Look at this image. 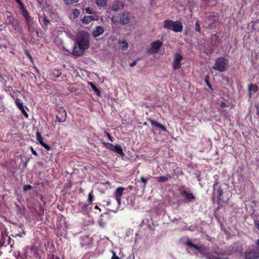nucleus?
I'll use <instances>...</instances> for the list:
<instances>
[{
	"mask_svg": "<svg viewBox=\"0 0 259 259\" xmlns=\"http://www.w3.org/2000/svg\"><path fill=\"white\" fill-rule=\"evenodd\" d=\"M219 182H215L213 185V192L212 195L214 196L215 195H217V210L221 209L225 203L223 197V190L221 186H218Z\"/></svg>",
	"mask_w": 259,
	"mask_h": 259,
	"instance_id": "obj_1",
	"label": "nucleus"
},
{
	"mask_svg": "<svg viewBox=\"0 0 259 259\" xmlns=\"http://www.w3.org/2000/svg\"><path fill=\"white\" fill-rule=\"evenodd\" d=\"M163 27L171 30L175 32H181L183 29L182 23L180 21L176 22L170 20H166L163 21Z\"/></svg>",
	"mask_w": 259,
	"mask_h": 259,
	"instance_id": "obj_2",
	"label": "nucleus"
},
{
	"mask_svg": "<svg viewBox=\"0 0 259 259\" xmlns=\"http://www.w3.org/2000/svg\"><path fill=\"white\" fill-rule=\"evenodd\" d=\"M77 44L84 50L90 47L89 35L85 31H79L77 35Z\"/></svg>",
	"mask_w": 259,
	"mask_h": 259,
	"instance_id": "obj_3",
	"label": "nucleus"
},
{
	"mask_svg": "<svg viewBox=\"0 0 259 259\" xmlns=\"http://www.w3.org/2000/svg\"><path fill=\"white\" fill-rule=\"evenodd\" d=\"M228 65V61L224 57H219L215 61V63L212 67L215 70L220 72H224L226 69Z\"/></svg>",
	"mask_w": 259,
	"mask_h": 259,
	"instance_id": "obj_4",
	"label": "nucleus"
},
{
	"mask_svg": "<svg viewBox=\"0 0 259 259\" xmlns=\"http://www.w3.org/2000/svg\"><path fill=\"white\" fill-rule=\"evenodd\" d=\"M93 239L89 235H84L80 239L81 246L85 249L90 248L92 246Z\"/></svg>",
	"mask_w": 259,
	"mask_h": 259,
	"instance_id": "obj_5",
	"label": "nucleus"
},
{
	"mask_svg": "<svg viewBox=\"0 0 259 259\" xmlns=\"http://www.w3.org/2000/svg\"><path fill=\"white\" fill-rule=\"evenodd\" d=\"M183 59V56L180 53H177L175 54L172 65L174 70L181 68L182 66L181 61Z\"/></svg>",
	"mask_w": 259,
	"mask_h": 259,
	"instance_id": "obj_6",
	"label": "nucleus"
},
{
	"mask_svg": "<svg viewBox=\"0 0 259 259\" xmlns=\"http://www.w3.org/2000/svg\"><path fill=\"white\" fill-rule=\"evenodd\" d=\"M58 114L56 115V119L60 122H63L66 120L67 112L62 107H58L57 109Z\"/></svg>",
	"mask_w": 259,
	"mask_h": 259,
	"instance_id": "obj_7",
	"label": "nucleus"
},
{
	"mask_svg": "<svg viewBox=\"0 0 259 259\" xmlns=\"http://www.w3.org/2000/svg\"><path fill=\"white\" fill-rule=\"evenodd\" d=\"M131 16L129 12H124L120 14L119 22L122 25H125L130 23Z\"/></svg>",
	"mask_w": 259,
	"mask_h": 259,
	"instance_id": "obj_8",
	"label": "nucleus"
},
{
	"mask_svg": "<svg viewBox=\"0 0 259 259\" xmlns=\"http://www.w3.org/2000/svg\"><path fill=\"white\" fill-rule=\"evenodd\" d=\"M180 195L185 198V202L187 203L193 202L196 199L195 197L192 193H189L186 190L181 191Z\"/></svg>",
	"mask_w": 259,
	"mask_h": 259,
	"instance_id": "obj_9",
	"label": "nucleus"
},
{
	"mask_svg": "<svg viewBox=\"0 0 259 259\" xmlns=\"http://www.w3.org/2000/svg\"><path fill=\"white\" fill-rule=\"evenodd\" d=\"M162 45V42L159 40L152 42L149 52L153 54L158 52Z\"/></svg>",
	"mask_w": 259,
	"mask_h": 259,
	"instance_id": "obj_10",
	"label": "nucleus"
},
{
	"mask_svg": "<svg viewBox=\"0 0 259 259\" xmlns=\"http://www.w3.org/2000/svg\"><path fill=\"white\" fill-rule=\"evenodd\" d=\"M9 25H11L13 29L16 32H19L21 30V27L20 24V22L16 18L13 19V21H12V22H10Z\"/></svg>",
	"mask_w": 259,
	"mask_h": 259,
	"instance_id": "obj_11",
	"label": "nucleus"
},
{
	"mask_svg": "<svg viewBox=\"0 0 259 259\" xmlns=\"http://www.w3.org/2000/svg\"><path fill=\"white\" fill-rule=\"evenodd\" d=\"M84 50L80 48V47L76 43L73 47L72 55L75 57L81 56L84 53Z\"/></svg>",
	"mask_w": 259,
	"mask_h": 259,
	"instance_id": "obj_12",
	"label": "nucleus"
},
{
	"mask_svg": "<svg viewBox=\"0 0 259 259\" xmlns=\"http://www.w3.org/2000/svg\"><path fill=\"white\" fill-rule=\"evenodd\" d=\"M124 6V4L123 2L116 0L113 2L111 9L113 11H117L119 10L123 9Z\"/></svg>",
	"mask_w": 259,
	"mask_h": 259,
	"instance_id": "obj_13",
	"label": "nucleus"
},
{
	"mask_svg": "<svg viewBox=\"0 0 259 259\" xmlns=\"http://www.w3.org/2000/svg\"><path fill=\"white\" fill-rule=\"evenodd\" d=\"M36 137L37 141L39 143V144L44 147L45 149H46L47 150H49L51 149L50 146L49 145L46 144L44 143L43 141V139L41 136V134L38 132H36Z\"/></svg>",
	"mask_w": 259,
	"mask_h": 259,
	"instance_id": "obj_14",
	"label": "nucleus"
},
{
	"mask_svg": "<svg viewBox=\"0 0 259 259\" xmlns=\"http://www.w3.org/2000/svg\"><path fill=\"white\" fill-rule=\"evenodd\" d=\"M124 190V188L123 187H120L117 188L115 191V198L118 204L121 203V198Z\"/></svg>",
	"mask_w": 259,
	"mask_h": 259,
	"instance_id": "obj_15",
	"label": "nucleus"
},
{
	"mask_svg": "<svg viewBox=\"0 0 259 259\" xmlns=\"http://www.w3.org/2000/svg\"><path fill=\"white\" fill-rule=\"evenodd\" d=\"M105 31L104 28L100 26H97L92 32L93 35L97 37L102 34Z\"/></svg>",
	"mask_w": 259,
	"mask_h": 259,
	"instance_id": "obj_16",
	"label": "nucleus"
},
{
	"mask_svg": "<svg viewBox=\"0 0 259 259\" xmlns=\"http://www.w3.org/2000/svg\"><path fill=\"white\" fill-rule=\"evenodd\" d=\"M22 14L23 17L25 18L27 25H29L30 22V17L29 16V13L27 10L24 8V7H22L21 8Z\"/></svg>",
	"mask_w": 259,
	"mask_h": 259,
	"instance_id": "obj_17",
	"label": "nucleus"
},
{
	"mask_svg": "<svg viewBox=\"0 0 259 259\" xmlns=\"http://www.w3.org/2000/svg\"><path fill=\"white\" fill-rule=\"evenodd\" d=\"M30 251L35 257H39L40 256L41 250L36 246L32 245L30 248Z\"/></svg>",
	"mask_w": 259,
	"mask_h": 259,
	"instance_id": "obj_18",
	"label": "nucleus"
},
{
	"mask_svg": "<svg viewBox=\"0 0 259 259\" xmlns=\"http://www.w3.org/2000/svg\"><path fill=\"white\" fill-rule=\"evenodd\" d=\"M3 240L5 246L10 245L12 248L13 247L14 241L10 236H6L3 237Z\"/></svg>",
	"mask_w": 259,
	"mask_h": 259,
	"instance_id": "obj_19",
	"label": "nucleus"
},
{
	"mask_svg": "<svg viewBox=\"0 0 259 259\" xmlns=\"http://www.w3.org/2000/svg\"><path fill=\"white\" fill-rule=\"evenodd\" d=\"M149 121H150V122L151 123V124L152 125H154L155 126H156L159 128H160L161 130H162L164 132H167L166 128L164 125L159 123L157 121H156L154 120H153V119H149Z\"/></svg>",
	"mask_w": 259,
	"mask_h": 259,
	"instance_id": "obj_20",
	"label": "nucleus"
},
{
	"mask_svg": "<svg viewBox=\"0 0 259 259\" xmlns=\"http://www.w3.org/2000/svg\"><path fill=\"white\" fill-rule=\"evenodd\" d=\"M258 257V254L253 251H248L245 255V259H257Z\"/></svg>",
	"mask_w": 259,
	"mask_h": 259,
	"instance_id": "obj_21",
	"label": "nucleus"
},
{
	"mask_svg": "<svg viewBox=\"0 0 259 259\" xmlns=\"http://www.w3.org/2000/svg\"><path fill=\"white\" fill-rule=\"evenodd\" d=\"M112 151L115 152L122 156H123L125 155L124 153L123 152L121 146L119 145H116Z\"/></svg>",
	"mask_w": 259,
	"mask_h": 259,
	"instance_id": "obj_22",
	"label": "nucleus"
},
{
	"mask_svg": "<svg viewBox=\"0 0 259 259\" xmlns=\"http://www.w3.org/2000/svg\"><path fill=\"white\" fill-rule=\"evenodd\" d=\"M258 90V86L256 84H250L248 87L249 95L251 96V93H255Z\"/></svg>",
	"mask_w": 259,
	"mask_h": 259,
	"instance_id": "obj_23",
	"label": "nucleus"
},
{
	"mask_svg": "<svg viewBox=\"0 0 259 259\" xmlns=\"http://www.w3.org/2000/svg\"><path fill=\"white\" fill-rule=\"evenodd\" d=\"M118 44L119 49L122 50V51H125L127 49L128 45L126 41H120L118 42Z\"/></svg>",
	"mask_w": 259,
	"mask_h": 259,
	"instance_id": "obj_24",
	"label": "nucleus"
},
{
	"mask_svg": "<svg viewBox=\"0 0 259 259\" xmlns=\"http://www.w3.org/2000/svg\"><path fill=\"white\" fill-rule=\"evenodd\" d=\"M94 19L93 16H85L82 19V22L84 24H89Z\"/></svg>",
	"mask_w": 259,
	"mask_h": 259,
	"instance_id": "obj_25",
	"label": "nucleus"
},
{
	"mask_svg": "<svg viewBox=\"0 0 259 259\" xmlns=\"http://www.w3.org/2000/svg\"><path fill=\"white\" fill-rule=\"evenodd\" d=\"M5 16L6 17V20L8 22V24H9L10 22L13 21V19H15V18H14L12 15V14L9 12H6L5 13Z\"/></svg>",
	"mask_w": 259,
	"mask_h": 259,
	"instance_id": "obj_26",
	"label": "nucleus"
},
{
	"mask_svg": "<svg viewBox=\"0 0 259 259\" xmlns=\"http://www.w3.org/2000/svg\"><path fill=\"white\" fill-rule=\"evenodd\" d=\"M89 84L90 85V87L92 88V89H93V90L96 92V93L97 94V95H99L100 93V92L99 91V90L97 88V87H96V85L93 82H90L89 83Z\"/></svg>",
	"mask_w": 259,
	"mask_h": 259,
	"instance_id": "obj_27",
	"label": "nucleus"
},
{
	"mask_svg": "<svg viewBox=\"0 0 259 259\" xmlns=\"http://www.w3.org/2000/svg\"><path fill=\"white\" fill-rule=\"evenodd\" d=\"M104 215H109V214H108V213L107 212V213H104V214H102L101 215L100 219L99 221V224L102 227H103L106 225V222L103 220V219L102 218Z\"/></svg>",
	"mask_w": 259,
	"mask_h": 259,
	"instance_id": "obj_28",
	"label": "nucleus"
},
{
	"mask_svg": "<svg viewBox=\"0 0 259 259\" xmlns=\"http://www.w3.org/2000/svg\"><path fill=\"white\" fill-rule=\"evenodd\" d=\"M108 0H97L96 4L101 7H104L106 6Z\"/></svg>",
	"mask_w": 259,
	"mask_h": 259,
	"instance_id": "obj_29",
	"label": "nucleus"
},
{
	"mask_svg": "<svg viewBox=\"0 0 259 259\" xmlns=\"http://www.w3.org/2000/svg\"><path fill=\"white\" fill-rule=\"evenodd\" d=\"M169 179H170V176H169V178L165 176H161L157 178L158 182L160 183L166 182Z\"/></svg>",
	"mask_w": 259,
	"mask_h": 259,
	"instance_id": "obj_30",
	"label": "nucleus"
},
{
	"mask_svg": "<svg viewBox=\"0 0 259 259\" xmlns=\"http://www.w3.org/2000/svg\"><path fill=\"white\" fill-rule=\"evenodd\" d=\"M219 38L218 36L216 34H212L210 36V40L212 43H213V45L217 44L218 39Z\"/></svg>",
	"mask_w": 259,
	"mask_h": 259,
	"instance_id": "obj_31",
	"label": "nucleus"
},
{
	"mask_svg": "<svg viewBox=\"0 0 259 259\" xmlns=\"http://www.w3.org/2000/svg\"><path fill=\"white\" fill-rule=\"evenodd\" d=\"M40 21H41L45 26H48V25L50 24V21L47 18V17L44 15L41 17V19H39Z\"/></svg>",
	"mask_w": 259,
	"mask_h": 259,
	"instance_id": "obj_32",
	"label": "nucleus"
},
{
	"mask_svg": "<svg viewBox=\"0 0 259 259\" xmlns=\"http://www.w3.org/2000/svg\"><path fill=\"white\" fill-rule=\"evenodd\" d=\"M15 103H16V105H17V106L18 107V108L20 110H21L23 108H24L23 104L20 99H17L15 101Z\"/></svg>",
	"mask_w": 259,
	"mask_h": 259,
	"instance_id": "obj_33",
	"label": "nucleus"
},
{
	"mask_svg": "<svg viewBox=\"0 0 259 259\" xmlns=\"http://www.w3.org/2000/svg\"><path fill=\"white\" fill-rule=\"evenodd\" d=\"M103 144L104 145V146L106 148H107L109 150H110L111 151H113V148L115 146H114L113 144H112L111 143H105V142H104L103 143Z\"/></svg>",
	"mask_w": 259,
	"mask_h": 259,
	"instance_id": "obj_34",
	"label": "nucleus"
},
{
	"mask_svg": "<svg viewBox=\"0 0 259 259\" xmlns=\"http://www.w3.org/2000/svg\"><path fill=\"white\" fill-rule=\"evenodd\" d=\"M24 53L25 54V55L28 58L29 60H30V61L32 63H34V62H33V58H32V56L30 55V53L29 52V51L27 50H25L24 51Z\"/></svg>",
	"mask_w": 259,
	"mask_h": 259,
	"instance_id": "obj_35",
	"label": "nucleus"
},
{
	"mask_svg": "<svg viewBox=\"0 0 259 259\" xmlns=\"http://www.w3.org/2000/svg\"><path fill=\"white\" fill-rule=\"evenodd\" d=\"M63 1L66 5H70L74 3H77L79 0H63Z\"/></svg>",
	"mask_w": 259,
	"mask_h": 259,
	"instance_id": "obj_36",
	"label": "nucleus"
},
{
	"mask_svg": "<svg viewBox=\"0 0 259 259\" xmlns=\"http://www.w3.org/2000/svg\"><path fill=\"white\" fill-rule=\"evenodd\" d=\"M93 191H92L88 195V201L92 203L94 198Z\"/></svg>",
	"mask_w": 259,
	"mask_h": 259,
	"instance_id": "obj_37",
	"label": "nucleus"
},
{
	"mask_svg": "<svg viewBox=\"0 0 259 259\" xmlns=\"http://www.w3.org/2000/svg\"><path fill=\"white\" fill-rule=\"evenodd\" d=\"M195 30L196 31H197V32L200 33V24H199V21H197L195 23Z\"/></svg>",
	"mask_w": 259,
	"mask_h": 259,
	"instance_id": "obj_38",
	"label": "nucleus"
},
{
	"mask_svg": "<svg viewBox=\"0 0 259 259\" xmlns=\"http://www.w3.org/2000/svg\"><path fill=\"white\" fill-rule=\"evenodd\" d=\"M80 11L77 9H74L72 12L74 18H77L80 14Z\"/></svg>",
	"mask_w": 259,
	"mask_h": 259,
	"instance_id": "obj_39",
	"label": "nucleus"
},
{
	"mask_svg": "<svg viewBox=\"0 0 259 259\" xmlns=\"http://www.w3.org/2000/svg\"><path fill=\"white\" fill-rule=\"evenodd\" d=\"M104 134H105V135L107 136V137H108V140L111 141V142H113V138L110 135V134L108 133L107 131H104Z\"/></svg>",
	"mask_w": 259,
	"mask_h": 259,
	"instance_id": "obj_40",
	"label": "nucleus"
},
{
	"mask_svg": "<svg viewBox=\"0 0 259 259\" xmlns=\"http://www.w3.org/2000/svg\"><path fill=\"white\" fill-rule=\"evenodd\" d=\"M53 74H54L56 77L58 78L62 75V72L60 71L59 70H55Z\"/></svg>",
	"mask_w": 259,
	"mask_h": 259,
	"instance_id": "obj_41",
	"label": "nucleus"
},
{
	"mask_svg": "<svg viewBox=\"0 0 259 259\" xmlns=\"http://www.w3.org/2000/svg\"><path fill=\"white\" fill-rule=\"evenodd\" d=\"M48 259H60V258L54 254H49L48 255Z\"/></svg>",
	"mask_w": 259,
	"mask_h": 259,
	"instance_id": "obj_42",
	"label": "nucleus"
},
{
	"mask_svg": "<svg viewBox=\"0 0 259 259\" xmlns=\"http://www.w3.org/2000/svg\"><path fill=\"white\" fill-rule=\"evenodd\" d=\"M32 188V186L30 185H26L23 187V190L24 191H26L27 190H30Z\"/></svg>",
	"mask_w": 259,
	"mask_h": 259,
	"instance_id": "obj_43",
	"label": "nucleus"
},
{
	"mask_svg": "<svg viewBox=\"0 0 259 259\" xmlns=\"http://www.w3.org/2000/svg\"><path fill=\"white\" fill-rule=\"evenodd\" d=\"M81 209L83 211H88V205L86 204H83L82 206L81 207Z\"/></svg>",
	"mask_w": 259,
	"mask_h": 259,
	"instance_id": "obj_44",
	"label": "nucleus"
},
{
	"mask_svg": "<svg viewBox=\"0 0 259 259\" xmlns=\"http://www.w3.org/2000/svg\"><path fill=\"white\" fill-rule=\"evenodd\" d=\"M254 224L256 228L259 230V220H255L254 221Z\"/></svg>",
	"mask_w": 259,
	"mask_h": 259,
	"instance_id": "obj_45",
	"label": "nucleus"
},
{
	"mask_svg": "<svg viewBox=\"0 0 259 259\" xmlns=\"http://www.w3.org/2000/svg\"><path fill=\"white\" fill-rule=\"evenodd\" d=\"M140 181L142 183H144V185H145L147 183L148 179H145L144 177H142L140 179Z\"/></svg>",
	"mask_w": 259,
	"mask_h": 259,
	"instance_id": "obj_46",
	"label": "nucleus"
},
{
	"mask_svg": "<svg viewBox=\"0 0 259 259\" xmlns=\"http://www.w3.org/2000/svg\"><path fill=\"white\" fill-rule=\"evenodd\" d=\"M194 244H193L191 241L188 240L186 242V245L189 247H193Z\"/></svg>",
	"mask_w": 259,
	"mask_h": 259,
	"instance_id": "obj_47",
	"label": "nucleus"
},
{
	"mask_svg": "<svg viewBox=\"0 0 259 259\" xmlns=\"http://www.w3.org/2000/svg\"><path fill=\"white\" fill-rule=\"evenodd\" d=\"M112 256L111 257V259H120V258L116 255V253L114 251H112Z\"/></svg>",
	"mask_w": 259,
	"mask_h": 259,
	"instance_id": "obj_48",
	"label": "nucleus"
},
{
	"mask_svg": "<svg viewBox=\"0 0 259 259\" xmlns=\"http://www.w3.org/2000/svg\"><path fill=\"white\" fill-rule=\"evenodd\" d=\"M22 112V113H23V114L26 117H28V113L26 112V111L24 109V108H23L22 109L20 110Z\"/></svg>",
	"mask_w": 259,
	"mask_h": 259,
	"instance_id": "obj_49",
	"label": "nucleus"
},
{
	"mask_svg": "<svg viewBox=\"0 0 259 259\" xmlns=\"http://www.w3.org/2000/svg\"><path fill=\"white\" fill-rule=\"evenodd\" d=\"M30 150H31V151L33 155H34L35 156H37L38 155L37 153L36 152V151L35 150H34V149L32 147H30Z\"/></svg>",
	"mask_w": 259,
	"mask_h": 259,
	"instance_id": "obj_50",
	"label": "nucleus"
},
{
	"mask_svg": "<svg viewBox=\"0 0 259 259\" xmlns=\"http://www.w3.org/2000/svg\"><path fill=\"white\" fill-rule=\"evenodd\" d=\"M206 250V248L205 247H201L199 250L198 251L200 253H203Z\"/></svg>",
	"mask_w": 259,
	"mask_h": 259,
	"instance_id": "obj_51",
	"label": "nucleus"
},
{
	"mask_svg": "<svg viewBox=\"0 0 259 259\" xmlns=\"http://www.w3.org/2000/svg\"><path fill=\"white\" fill-rule=\"evenodd\" d=\"M15 1L20 5L21 8H22V7H24V5L22 3L21 0H15Z\"/></svg>",
	"mask_w": 259,
	"mask_h": 259,
	"instance_id": "obj_52",
	"label": "nucleus"
},
{
	"mask_svg": "<svg viewBox=\"0 0 259 259\" xmlns=\"http://www.w3.org/2000/svg\"><path fill=\"white\" fill-rule=\"evenodd\" d=\"M85 12L89 14H93L92 11L89 8L85 9Z\"/></svg>",
	"mask_w": 259,
	"mask_h": 259,
	"instance_id": "obj_53",
	"label": "nucleus"
},
{
	"mask_svg": "<svg viewBox=\"0 0 259 259\" xmlns=\"http://www.w3.org/2000/svg\"><path fill=\"white\" fill-rule=\"evenodd\" d=\"M137 60L134 61L133 62H132L130 64V67H133L136 66V64H137Z\"/></svg>",
	"mask_w": 259,
	"mask_h": 259,
	"instance_id": "obj_54",
	"label": "nucleus"
},
{
	"mask_svg": "<svg viewBox=\"0 0 259 259\" xmlns=\"http://www.w3.org/2000/svg\"><path fill=\"white\" fill-rule=\"evenodd\" d=\"M111 21H112V22L113 23H117V19H116L115 17H112L111 18Z\"/></svg>",
	"mask_w": 259,
	"mask_h": 259,
	"instance_id": "obj_55",
	"label": "nucleus"
},
{
	"mask_svg": "<svg viewBox=\"0 0 259 259\" xmlns=\"http://www.w3.org/2000/svg\"><path fill=\"white\" fill-rule=\"evenodd\" d=\"M205 257L207 259H212L213 257H214V256L213 255H209V254H206L205 255Z\"/></svg>",
	"mask_w": 259,
	"mask_h": 259,
	"instance_id": "obj_56",
	"label": "nucleus"
},
{
	"mask_svg": "<svg viewBox=\"0 0 259 259\" xmlns=\"http://www.w3.org/2000/svg\"><path fill=\"white\" fill-rule=\"evenodd\" d=\"M193 247L197 251H198L200 250L201 247H199L197 245L194 244Z\"/></svg>",
	"mask_w": 259,
	"mask_h": 259,
	"instance_id": "obj_57",
	"label": "nucleus"
},
{
	"mask_svg": "<svg viewBox=\"0 0 259 259\" xmlns=\"http://www.w3.org/2000/svg\"><path fill=\"white\" fill-rule=\"evenodd\" d=\"M220 106L221 107H226L227 106V104L225 102H221V104H220Z\"/></svg>",
	"mask_w": 259,
	"mask_h": 259,
	"instance_id": "obj_58",
	"label": "nucleus"
},
{
	"mask_svg": "<svg viewBox=\"0 0 259 259\" xmlns=\"http://www.w3.org/2000/svg\"><path fill=\"white\" fill-rule=\"evenodd\" d=\"M206 3L208 4L210 2H214L215 3L216 0H204Z\"/></svg>",
	"mask_w": 259,
	"mask_h": 259,
	"instance_id": "obj_59",
	"label": "nucleus"
},
{
	"mask_svg": "<svg viewBox=\"0 0 259 259\" xmlns=\"http://www.w3.org/2000/svg\"><path fill=\"white\" fill-rule=\"evenodd\" d=\"M34 69L35 70L36 72L38 73V74H39L40 73V72L38 70V69L36 67V66H34Z\"/></svg>",
	"mask_w": 259,
	"mask_h": 259,
	"instance_id": "obj_60",
	"label": "nucleus"
},
{
	"mask_svg": "<svg viewBox=\"0 0 259 259\" xmlns=\"http://www.w3.org/2000/svg\"><path fill=\"white\" fill-rule=\"evenodd\" d=\"M205 81H206V83L207 84V85L209 87V88H211V84L210 83V82H209V81L208 80H206L205 79Z\"/></svg>",
	"mask_w": 259,
	"mask_h": 259,
	"instance_id": "obj_61",
	"label": "nucleus"
},
{
	"mask_svg": "<svg viewBox=\"0 0 259 259\" xmlns=\"http://www.w3.org/2000/svg\"><path fill=\"white\" fill-rule=\"evenodd\" d=\"M95 209H96L99 210L100 211H100H101V208H99L97 205H96V206H95Z\"/></svg>",
	"mask_w": 259,
	"mask_h": 259,
	"instance_id": "obj_62",
	"label": "nucleus"
},
{
	"mask_svg": "<svg viewBox=\"0 0 259 259\" xmlns=\"http://www.w3.org/2000/svg\"><path fill=\"white\" fill-rule=\"evenodd\" d=\"M256 244L257 246H259V239L257 240Z\"/></svg>",
	"mask_w": 259,
	"mask_h": 259,
	"instance_id": "obj_63",
	"label": "nucleus"
},
{
	"mask_svg": "<svg viewBox=\"0 0 259 259\" xmlns=\"http://www.w3.org/2000/svg\"><path fill=\"white\" fill-rule=\"evenodd\" d=\"M212 259H222V258L221 257H219L214 256V257H213Z\"/></svg>",
	"mask_w": 259,
	"mask_h": 259,
	"instance_id": "obj_64",
	"label": "nucleus"
}]
</instances>
